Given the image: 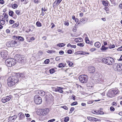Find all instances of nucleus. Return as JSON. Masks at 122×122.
Instances as JSON below:
<instances>
[{
    "label": "nucleus",
    "mask_w": 122,
    "mask_h": 122,
    "mask_svg": "<svg viewBox=\"0 0 122 122\" xmlns=\"http://www.w3.org/2000/svg\"><path fill=\"white\" fill-rule=\"evenodd\" d=\"M0 23L2 25H3L5 23V20H0Z\"/></svg>",
    "instance_id": "40"
},
{
    "label": "nucleus",
    "mask_w": 122,
    "mask_h": 122,
    "mask_svg": "<svg viewBox=\"0 0 122 122\" xmlns=\"http://www.w3.org/2000/svg\"><path fill=\"white\" fill-rule=\"evenodd\" d=\"M12 97V96L10 95L4 97L1 99V101L3 103H5L9 101L11 99Z\"/></svg>",
    "instance_id": "8"
},
{
    "label": "nucleus",
    "mask_w": 122,
    "mask_h": 122,
    "mask_svg": "<svg viewBox=\"0 0 122 122\" xmlns=\"http://www.w3.org/2000/svg\"><path fill=\"white\" fill-rule=\"evenodd\" d=\"M15 76H16L18 79V81L25 77V74L23 73H17Z\"/></svg>",
    "instance_id": "9"
},
{
    "label": "nucleus",
    "mask_w": 122,
    "mask_h": 122,
    "mask_svg": "<svg viewBox=\"0 0 122 122\" xmlns=\"http://www.w3.org/2000/svg\"><path fill=\"white\" fill-rule=\"evenodd\" d=\"M0 20H4V18L3 15H1L0 16Z\"/></svg>",
    "instance_id": "50"
},
{
    "label": "nucleus",
    "mask_w": 122,
    "mask_h": 122,
    "mask_svg": "<svg viewBox=\"0 0 122 122\" xmlns=\"http://www.w3.org/2000/svg\"><path fill=\"white\" fill-rule=\"evenodd\" d=\"M25 115L26 117H30V116L29 114H25Z\"/></svg>",
    "instance_id": "62"
},
{
    "label": "nucleus",
    "mask_w": 122,
    "mask_h": 122,
    "mask_svg": "<svg viewBox=\"0 0 122 122\" xmlns=\"http://www.w3.org/2000/svg\"><path fill=\"white\" fill-rule=\"evenodd\" d=\"M4 3V1L3 0H0V3L3 4Z\"/></svg>",
    "instance_id": "56"
},
{
    "label": "nucleus",
    "mask_w": 122,
    "mask_h": 122,
    "mask_svg": "<svg viewBox=\"0 0 122 122\" xmlns=\"http://www.w3.org/2000/svg\"><path fill=\"white\" fill-rule=\"evenodd\" d=\"M115 47V45L114 44H113L112 45H109V48L110 49H112V48H114Z\"/></svg>",
    "instance_id": "36"
},
{
    "label": "nucleus",
    "mask_w": 122,
    "mask_h": 122,
    "mask_svg": "<svg viewBox=\"0 0 122 122\" xmlns=\"http://www.w3.org/2000/svg\"><path fill=\"white\" fill-rule=\"evenodd\" d=\"M49 112V109L48 108L43 109L41 110V114L43 115L47 114Z\"/></svg>",
    "instance_id": "12"
},
{
    "label": "nucleus",
    "mask_w": 122,
    "mask_h": 122,
    "mask_svg": "<svg viewBox=\"0 0 122 122\" xmlns=\"http://www.w3.org/2000/svg\"><path fill=\"white\" fill-rule=\"evenodd\" d=\"M50 60L49 59H46L45 61L44 62L45 64H48Z\"/></svg>",
    "instance_id": "37"
},
{
    "label": "nucleus",
    "mask_w": 122,
    "mask_h": 122,
    "mask_svg": "<svg viewBox=\"0 0 122 122\" xmlns=\"http://www.w3.org/2000/svg\"><path fill=\"white\" fill-rule=\"evenodd\" d=\"M8 52L7 51H5L1 52L0 54L2 57L4 59L7 58Z\"/></svg>",
    "instance_id": "10"
},
{
    "label": "nucleus",
    "mask_w": 122,
    "mask_h": 122,
    "mask_svg": "<svg viewBox=\"0 0 122 122\" xmlns=\"http://www.w3.org/2000/svg\"><path fill=\"white\" fill-rule=\"evenodd\" d=\"M19 116V120H21L23 119V118L25 117L24 114L21 112H20L18 114Z\"/></svg>",
    "instance_id": "13"
},
{
    "label": "nucleus",
    "mask_w": 122,
    "mask_h": 122,
    "mask_svg": "<svg viewBox=\"0 0 122 122\" xmlns=\"http://www.w3.org/2000/svg\"><path fill=\"white\" fill-rule=\"evenodd\" d=\"M72 51L71 50H69L67 51V53L68 54H70L72 53Z\"/></svg>",
    "instance_id": "49"
},
{
    "label": "nucleus",
    "mask_w": 122,
    "mask_h": 122,
    "mask_svg": "<svg viewBox=\"0 0 122 122\" xmlns=\"http://www.w3.org/2000/svg\"><path fill=\"white\" fill-rule=\"evenodd\" d=\"M14 23L15 21L12 20H10L9 21V23L10 24H12Z\"/></svg>",
    "instance_id": "46"
},
{
    "label": "nucleus",
    "mask_w": 122,
    "mask_h": 122,
    "mask_svg": "<svg viewBox=\"0 0 122 122\" xmlns=\"http://www.w3.org/2000/svg\"><path fill=\"white\" fill-rule=\"evenodd\" d=\"M13 47L17 46L19 45V42L15 40H12Z\"/></svg>",
    "instance_id": "15"
},
{
    "label": "nucleus",
    "mask_w": 122,
    "mask_h": 122,
    "mask_svg": "<svg viewBox=\"0 0 122 122\" xmlns=\"http://www.w3.org/2000/svg\"><path fill=\"white\" fill-rule=\"evenodd\" d=\"M75 41L76 42H80V41H79V40L78 39V38H76L75 39Z\"/></svg>",
    "instance_id": "60"
},
{
    "label": "nucleus",
    "mask_w": 122,
    "mask_h": 122,
    "mask_svg": "<svg viewBox=\"0 0 122 122\" xmlns=\"http://www.w3.org/2000/svg\"><path fill=\"white\" fill-rule=\"evenodd\" d=\"M63 88L62 87H56V88H54L55 91L56 92H58L61 93H62L63 92L62 90L63 89Z\"/></svg>",
    "instance_id": "11"
},
{
    "label": "nucleus",
    "mask_w": 122,
    "mask_h": 122,
    "mask_svg": "<svg viewBox=\"0 0 122 122\" xmlns=\"http://www.w3.org/2000/svg\"><path fill=\"white\" fill-rule=\"evenodd\" d=\"M67 62L69 66H71L73 65V63L71 62L68 61Z\"/></svg>",
    "instance_id": "43"
},
{
    "label": "nucleus",
    "mask_w": 122,
    "mask_h": 122,
    "mask_svg": "<svg viewBox=\"0 0 122 122\" xmlns=\"http://www.w3.org/2000/svg\"><path fill=\"white\" fill-rule=\"evenodd\" d=\"M14 13V12L10 10L9 12V14L10 16L12 17L13 16Z\"/></svg>",
    "instance_id": "29"
},
{
    "label": "nucleus",
    "mask_w": 122,
    "mask_h": 122,
    "mask_svg": "<svg viewBox=\"0 0 122 122\" xmlns=\"http://www.w3.org/2000/svg\"><path fill=\"white\" fill-rule=\"evenodd\" d=\"M86 52L82 51H81V53H80V54L84 55L86 54Z\"/></svg>",
    "instance_id": "51"
},
{
    "label": "nucleus",
    "mask_w": 122,
    "mask_h": 122,
    "mask_svg": "<svg viewBox=\"0 0 122 122\" xmlns=\"http://www.w3.org/2000/svg\"><path fill=\"white\" fill-rule=\"evenodd\" d=\"M96 50V49L94 48H92L90 50V51L91 52H93Z\"/></svg>",
    "instance_id": "47"
},
{
    "label": "nucleus",
    "mask_w": 122,
    "mask_h": 122,
    "mask_svg": "<svg viewBox=\"0 0 122 122\" xmlns=\"http://www.w3.org/2000/svg\"><path fill=\"white\" fill-rule=\"evenodd\" d=\"M115 108L112 107H111L110 108V110L112 112H113L115 110Z\"/></svg>",
    "instance_id": "45"
},
{
    "label": "nucleus",
    "mask_w": 122,
    "mask_h": 122,
    "mask_svg": "<svg viewBox=\"0 0 122 122\" xmlns=\"http://www.w3.org/2000/svg\"><path fill=\"white\" fill-rule=\"evenodd\" d=\"M34 2L35 3L38 4L39 2L38 0H34Z\"/></svg>",
    "instance_id": "64"
},
{
    "label": "nucleus",
    "mask_w": 122,
    "mask_h": 122,
    "mask_svg": "<svg viewBox=\"0 0 122 122\" xmlns=\"http://www.w3.org/2000/svg\"><path fill=\"white\" fill-rule=\"evenodd\" d=\"M22 57L21 55L17 54L15 56V58L17 61L20 60V59Z\"/></svg>",
    "instance_id": "16"
},
{
    "label": "nucleus",
    "mask_w": 122,
    "mask_h": 122,
    "mask_svg": "<svg viewBox=\"0 0 122 122\" xmlns=\"http://www.w3.org/2000/svg\"><path fill=\"white\" fill-rule=\"evenodd\" d=\"M78 104L77 102H73L71 104V106L75 105H77Z\"/></svg>",
    "instance_id": "39"
},
{
    "label": "nucleus",
    "mask_w": 122,
    "mask_h": 122,
    "mask_svg": "<svg viewBox=\"0 0 122 122\" xmlns=\"http://www.w3.org/2000/svg\"><path fill=\"white\" fill-rule=\"evenodd\" d=\"M74 108L73 107H71L70 109V111L71 112V113L72 112L74 111Z\"/></svg>",
    "instance_id": "59"
},
{
    "label": "nucleus",
    "mask_w": 122,
    "mask_h": 122,
    "mask_svg": "<svg viewBox=\"0 0 122 122\" xmlns=\"http://www.w3.org/2000/svg\"><path fill=\"white\" fill-rule=\"evenodd\" d=\"M88 76L85 75H82L79 77L80 81L82 83H85L87 81L88 79Z\"/></svg>",
    "instance_id": "5"
},
{
    "label": "nucleus",
    "mask_w": 122,
    "mask_h": 122,
    "mask_svg": "<svg viewBox=\"0 0 122 122\" xmlns=\"http://www.w3.org/2000/svg\"><path fill=\"white\" fill-rule=\"evenodd\" d=\"M65 45V44L64 43H61L58 44H57V46H58L59 47H62L64 46Z\"/></svg>",
    "instance_id": "27"
},
{
    "label": "nucleus",
    "mask_w": 122,
    "mask_h": 122,
    "mask_svg": "<svg viewBox=\"0 0 122 122\" xmlns=\"http://www.w3.org/2000/svg\"><path fill=\"white\" fill-rule=\"evenodd\" d=\"M36 25L37 26L39 27H41L42 26L41 23L39 21H37L36 22Z\"/></svg>",
    "instance_id": "28"
},
{
    "label": "nucleus",
    "mask_w": 122,
    "mask_h": 122,
    "mask_svg": "<svg viewBox=\"0 0 122 122\" xmlns=\"http://www.w3.org/2000/svg\"><path fill=\"white\" fill-rule=\"evenodd\" d=\"M102 61L103 63L109 65H112L114 63L115 61L114 59L110 57L103 58Z\"/></svg>",
    "instance_id": "2"
},
{
    "label": "nucleus",
    "mask_w": 122,
    "mask_h": 122,
    "mask_svg": "<svg viewBox=\"0 0 122 122\" xmlns=\"http://www.w3.org/2000/svg\"><path fill=\"white\" fill-rule=\"evenodd\" d=\"M85 42L87 43H89V41L88 37H86L85 38Z\"/></svg>",
    "instance_id": "41"
},
{
    "label": "nucleus",
    "mask_w": 122,
    "mask_h": 122,
    "mask_svg": "<svg viewBox=\"0 0 122 122\" xmlns=\"http://www.w3.org/2000/svg\"><path fill=\"white\" fill-rule=\"evenodd\" d=\"M13 38L14 39H15V41L18 40V36H16L15 35L13 37Z\"/></svg>",
    "instance_id": "44"
},
{
    "label": "nucleus",
    "mask_w": 122,
    "mask_h": 122,
    "mask_svg": "<svg viewBox=\"0 0 122 122\" xmlns=\"http://www.w3.org/2000/svg\"><path fill=\"white\" fill-rule=\"evenodd\" d=\"M61 107L63 108L65 110H67L68 109V108L67 107L65 106H62Z\"/></svg>",
    "instance_id": "57"
},
{
    "label": "nucleus",
    "mask_w": 122,
    "mask_h": 122,
    "mask_svg": "<svg viewBox=\"0 0 122 122\" xmlns=\"http://www.w3.org/2000/svg\"><path fill=\"white\" fill-rule=\"evenodd\" d=\"M55 51H54L52 50H48L46 51V52L49 53L51 54L52 53L55 52Z\"/></svg>",
    "instance_id": "33"
},
{
    "label": "nucleus",
    "mask_w": 122,
    "mask_h": 122,
    "mask_svg": "<svg viewBox=\"0 0 122 122\" xmlns=\"http://www.w3.org/2000/svg\"><path fill=\"white\" fill-rule=\"evenodd\" d=\"M104 9L106 11V13H108L109 12H108L109 10H108V8L107 7H105Z\"/></svg>",
    "instance_id": "42"
},
{
    "label": "nucleus",
    "mask_w": 122,
    "mask_h": 122,
    "mask_svg": "<svg viewBox=\"0 0 122 122\" xmlns=\"http://www.w3.org/2000/svg\"><path fill=\"white\" fill-rule=\"evenodd\" d=\"M77 45L78 46H79L81 47H82L84 46V45L83 43H78Z\"/></svg>",
    "instance_id": "38"
},
{
    "label": "nucleus",
    "mask_w": 122,
    "mask_h": 122,
    "mask_svg": "<svg viewBox=\"0 0 122 122\" xmlns=\"http://www.w3.org/2000/svg\"><path fill=\"white\" fill-rule=\"evenodd\" d=\"M8 15L7 14H5V15H4V18H5V19L6 18H8Z\"/></svg>",
    "instance_id": "61"
},
{
    "label": "nucleus",
    "mask_w": 122,
    "mask_h": 122,
    "mask_svg": "<svg viewBox=\"0 0 122 122\" xmlns=\"http://www.w3.org/2000/svg\"><path fill=\"white\" fill-rule=\"evenodd\" d=\"M16 63L15 59L12 58L7 59L5 61V63L7 66L11 67L14 65Z\"/></svg>",
    "instance_id": "4"
},
{
    "label": "nucleus",
    "mask_w": 122,
    "mask_h": 122,
    "mask_svg": "<svg viewBox=\"0 0 122 122\" xmlns=\"http://www.w3.org/2000/svg\"><path fill=\"white\" fill-rule=\"evenodd\" d=\"M55 119H51L50 120H49L48 121V122H52L54 121H55Z\"/></svg>",
    "instance_id": "54"
},
{
    "label": "nucleus",
    "mask_w": 122,
    "mask_h": 122,
    "mask_svg": "<svg viewBox=\"0 0 122 122\" xmlns=\"http://www.w3.org/2000/svg\"><path fill=\"white\" fill-rule=\"evenodd\" d=\"M20 24L19 22H17V23H15L12 26V27L13 28H15L17 27Z\"/></svg>",
    "instance_id": "23"
},
{
    "label": "nucleus",
    "mask_w": 122,
    "mask_h": 122,
    "mask_svg": "<svg viewBox=\"0 0 122 122\" xmlns=\"http://www.w3.org/2000/svg\"><path fill=\"white\" fill-rule=\"evenodd\" d=\"M62 0H57V3H56L57 4L59 5L62 1Z\"/></svg>",
    "instance_id": "52"
},
{
    "label": "nucleus",
    "mask_w": 122,
    "mask_h": 122,
    "mask_svg": "<svg viewBox=\"0 0 122 122\" xmlns=\"http://www.w3.org/2000/svg\"><path fill=\"white\" fill-rule=\"evenodd\" d=\"M34 101L35 103L37 104H40L42 102L41 98L38 95H36L35 96Z\"/></svg>",
    "instance_id": "6"
},
{
    "label": "nucleus",
    "mask_w": 122,
    "mask_h": 122,
    "mask_svg": "<svg viewBox=\"0 0 122 122\" xmlns=\"http://www.w3.org/2000/svg\"><path fill=\"white\" fill-rule=\"evenodd\" d=\"M104 112L101 111H98L97 112H96L97 114H104Z\"/></svg>",
    "instance_id": "32"
},
{
    "label": "nucleus",
    "mask_w": 122,
    "mask_h": 122,
    "mask_svg": "<svg viewBox=\"0 0 122 122\" xmlns=\"http://www.w3.org/2000/svg\"><path fill=\"white\" fill-rule=\"evenodd\" d=\"M59 54L61 55L64 54V52L62 51H60L59 52Z\"/></svg>",
    "instance_id": "55"
},
{
    "label": "nucleus",
    "mask_w": 122,
    "mask_h": 122,
    "mask_svg": "<svg viewBox=\"0 0 122 122\" xmlns=\"http://www.w3.org/2000/svg\"><path fill=\"white\" fill-rule=\"evenodd\" d=\"M7 84L8 86L11 87L15 85L18 81V79L15 76H11L7 79Z\"/></svg>",
    "instance_id": "1"
},
{
    "label": "nucleus",
    "mask_w": 122,
    "mask_h": 122,
    "mask_svg": "<svg viewBox=\"0 0 122 122\" xmlns=\"http://www.w3.org/2000/svg\"><path fill=\"white\" fill-rule=\"evenodd\" d=\"M117 50L118 51H122V46H121V47L118 48L117 49Z\"/></svg>",
    "instance_id": "58"
},
{
    "label": "nucleus",
    "mask_w": 122,
    "mask_h": 122,
    "mask_svg": "<svg viewBox=\"0 0 122 122\" xmlns=\"http://www.w3.org/2000/svg\"><path fill=\"white\" fill-rule=\"evenodd\" d=\"M76 97V96H75L74 95H72V99L73 100H75V97Z\"/></svg>",
    "instance_id": "63"
},
{
    "label": "nucleus",
    "mask_w": 122,
    "mask_h": 122,
    "mask_svg": "<svg viewBox=\"0 0 122 122\" xmlns=\"http://www.w3.org/2000/svg\"><path fill=\"white\" fill-rule=\"evenodd\" d=\"M108 48V47H106L104 45H102L100 49L102 51H105L107 50Z\"/></svg>",
    "instance_id": "25"
},
{
    "label": "nucleus",
    "mask_w": 122,
    "mask_h": 122,
    "mask_svg": "<svg viewBox=\"0 0 122 122\" xmlns=\"http://www.w3.org/2000/svg\"><path fill=\"white\" fill-rule=\"evenodd\" d=\"M89 70L90 73L93 74L95 71V68L94 67H92L89 68Z\"/></svg>",
    "instance_id": "18"
},
{
    "label": "nucleus",
    "mask_w": 122,
    "mask_h": 122,
    "mask_svg": "<svg viewBox=\"0 0 122 122\" xmlns=\"http://www.w3.org/2000/svg\"><path fill=\"white\" fill-rule=\"evenodd\" d=\"M17 7H18L17 5L15 4H14L12 5V8L14 9L16 8H17Z\"/></svg>",
    "instance_id": "35"
},
{
    "label": "nucleus",
    "mask_w": 122,
    "mask_h": 122,
    "mask_svg": "<svg viewBox=\"0 0 122 122\" xmlns=\"http://www.w3.org/2000/svg\"><path fill=\"white\" fill-rule=\"evenodd\" d=\"M102 4L104 6H107L108 5L107 2L105 1H102Z\"/></svg>",
    "instance_id": "30"
},
{
    "label": "nucleus",
    "mask_w": 122,
    "mask_h": 122,
    "mask_svg": "<svg viewBox=\"0 0 122 122\" xmlns=\"http://www.w3.org/2000/svg\"><path fill=\"white\" fill-rule=\"evenodd\" d=\"M49 71L50 73L52 74L54 73L55 71V70L54 68L51 69L49 70Z\"/></svg>",
    "instance_id": "31"
},
{
    "label": "nucleus",
    "mask_w": 122,
    "mask_h": 122,
    "mask_svg": "<svg viewBox=\"0 0 122 122\" xmlns=\"http://www.w3.org/2000/svg\"><path fill=\"white\" fill-rule=\"evenodd\" d=\"M65 64L62 63H60L59 64L58 67L59 68H63L65 67Z\"/></svg>",
    "instance_id": "26"
},
{
    "label": "nucleus",
    "mask_w": 122,
    "mask_h": 122,
    "mask_svg": "<svg viewBox=\"0 0 122 122\" xmlns=\"http://www.w3.org/2000/svg\"><path fill=\"white\" fill-rule=\"evenodd\" d=\"M17 117V116L15 115L12 117H10L8 119V120L10 121V120L11 121H14Z\"/></svg>",
    "instance_id": "20"
},
{
    "label": "nucleus",
    "mask_w": 122,
    "mask_h": 122,
    "mask_svg": "<svg viewBox=\"0 0 122 122\" xmlns=\"http://www.w3.org/2000/svg\"><path fill=\"white\" fill-rule=\"evenodd\" d=\"M101 45V43L99 42H96L94 44L95 46L98 48H99L100 47Z\"/></svg>",
    "instance_id": "21"
},
{
    "label": "nucleus",
    "mask_w": 122,
    "mask_h": 122,
    "mask_svg": "<svg viewBox=\"0 0 122 122\" xmlns=\"http://www.w3.org/2000/svg\"><path fill=\"white\" fill-rule=\"evenodd\" d=\"M64 25H65L68 26L69 25V23L68 22L65 21Z\"/></svg>",
    "instance_id": "53"
},
{
    "label": "nucleus",
    "mask_w": 122,
    "mask_h": 122,
    "mask_svg": "<svg viewBox=\"0 0 122 122\" xmlns=\"http://www.w3.org/2000/svg\"><path fill=\"white\" fill-rule=\"evenodd\" d=\"M87 20V19L86 18H83L80 20V21L81 22L84 23L86 22Z\"/></svg>",
    "instance_id": "22"
},
{
    "label": "nucleus",
    "mask_w": 122,
    "mask_h": 122,
    "mask_svg": "<svg viewBox=\"0 0 122 122\" xmlns=\"http://www.w3.org/2000/svg\"><path fill=\"white\" fill-rule=\"evenodd\" d=\"M20 63H21L22 64L25 63V60L24 57H21V58L20 59V60L17 61Z\"/></svg>",
    "instance_id": "14"
},
{
    "label": "nucleus",
    "mask_w": 122,
    "mask_h": 122,
    "mask_svg": "<svg viewBox=\"0 0 122 122\" xmlns=\"http://www.w3.org/2000/svg\"><path fill=\"white\" fill-rule=\"evenodd\" d=\"M15 13L18 15H20V11L19 10H17L15 11Z\"/></svg>",
    "instance_id": "48"
},
{
    "label": "nucleus",
    "mask_w": 122,
    "mask_h": 122,
    "mask_svg": "<svg viewBox=\"0 0 122 122\" xmlns=\"http://www.w3.org/2000/svg\"><path fill=\"white\" fill-rule=\"evenodd\" d=\"M69 120V118L68 117H66L64 118V121L65 122H67Z\"/></svg>",
    "instance_id": "34"
},
{
    "label": "nucleus",
    "mask_w": 122,
    "mask_h": 122,
    "mask_svg": "<svg viewBox=\"0 0 122 122\" xmlns=\"http://www.w3.org/2000/svg\"><path fill=\"white\" fill-rule=\"evenodd\" d=\"M6 45L9 47H13L12 40L9 41L6 43Z\"/></svg>",
    "instance_id": "17"
},
{
    "label": "nucleus",
    "mask_w": 122,
    "mask_h": 122,
    "mask_svg": "<svg viewBox=\"0 0 122 122\" xmlns=\"http://www.w3.org/2000/svg\"><path fill=\"white\" fill-rule=\"evenodd\" d=\"M113 67L115 70L118 72H120L122 71V64L120 63H116L113 66Z\"/></svg>",
    "instance_id": "7"
},
{
    "label": "nucleus",
    "mask_w": 122,
    "mask_h": 122,
    "mask_svg": "<svg viewBox=\"0 0 122 122\" xmlns=\"http://www.w3.org/2000/svg\"><path fill=\"white\" fill-rule=\"evenodd\" d=\"M18 40L20 41H24V39L23 37L20 36H18Z\"/></svg>",
    "instance_id": "24"
},
{
    "label": "nucleus",
    "mask_w": 122,
    "mask_h": 122,
    "mask_svg": "<svg viewBox=\"0 0 122 122\" xmlns=\"http://www.w3.org/2000/svg\"><path fill=\"white\" fill-rule=\"evenodd\" d=\"M119 91L117 88L113 90H109L107 94V96L112 98L115 96L116 95L118 94Z\"/></svg>",
    "instance_id": "3"
},
{
    "label": "nucleus",
    "mask_w": 122,
    "mask_h": 122,
    "mask_svg": "<svg viewBox=\"0 0 122 122\" xmlns=\"http://www.w3.org/2000/svg\"><path fill=\"white\" fill-rule=\"evenodd\" d=\"M87 118L88 120L90 121H97V119L96 118L92 117H88Z\"/></svg>",
    "instance_id": "19"
}]
</instances>
